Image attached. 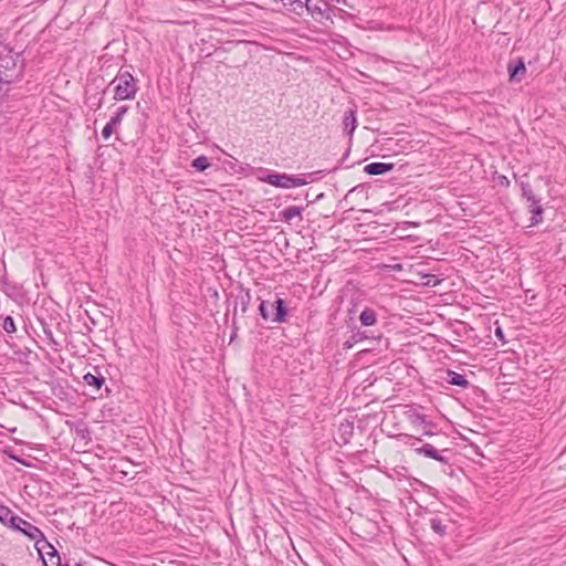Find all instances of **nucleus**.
<instances>
[{
	"instance_id": "nucleus-1",
	"label": "nucleus",
	"mask_w": 566,
	"mask_h": 566,
	"mask_svg": "<svg viewBox=\"0 0 566 566\" xmlns=\"http://www.w3.org/2000/svg\"><path fill=\"white\" fill-rule=\"evenodd\" d=\"M23 71L21 53L0 44V83L9 84L19 78Z\"/></svg>"
},
{
	"instance_id": "nucleus-2",
	"label": "nucleus",
	"mask_w": 566,
	"mask_h": 566,
	"mask_svg": "<svg viewBox=\"0 0 566 566\" xmlns=\"http://www.w3.org/2000/svg\"><path fill=\"white\" fill-rule=\"evenodd\" d=\"M138 80L133 76V74L120 67L115 78L109 83L114 85V99L115 101H125L135 98L138 92Z\"/></svg>"
},
{
	"instance_id": "nucleus-3",
	"label": "nucleus",
	"mask_w": 566,
	"mask_h": 566,
	"mask_svg": "<svg viewBox=\"0 0 566 566\" xmlns=\"http://www.w3.org/2000/svg\"><path fill=\"white\" fill-rule=\"evenodd\" d=\"M289 306L284 298L275 295L273 301L261 300L259 314L264 321L282 324L289 319Z\"/></svg>"
},
{
	"instance_id": "nucleus-4",
	"label": "nucleus",
	"mask_w": 566,
	"mask_h": 566,
	"mask_svg": "<svg viewBox=\"0 0 566 566\" xmlns=\"http://www.w3.org/2000/svg\"><path fill=\"white\" fill-rule=\"evenodd\" d=\"M10 528L34 541V547L40 557L43 558L44 551L50 546V542L45 538V535L38 526L18 516L17 520H13Z\"/></svg>"
},
{
	"instance_id": "nucleus-5",
	"label": "nucleus",
	"mask_w": 566,
	"mask_h": 566,
	"mask_svg": "<svg viewBox=\"0 0 566 566\" xmlns=\"http://www.w3.org/2000/svg\"><path fill=\"white\" fill-rule=\"evenodd\" d=\"M407 437H408L409 441H406V443L413 447V451L416 454L436 460L443 465L450 464V457L452 455L451 449H449V448L439 449L433 443H423L420 447H416V441H422V439L420 437L418 438V437H413V436H407Z\"/></svg>"
},
{
	"instance_id": "nucleus-6",
	"label": "nucleus",
	"mask_w": 566,
	"mask_h": 566,
	"mask_svg": "<svg viewBox=\"0 0 566 566\" xmlns=\"http://www.w3.org/2000/svg\"><path fill=\"white\" fill-rule=\"evenodd\" d=\"M261 180L276 188H292V175L285 172L269 171Z\"/></svg>"
},
{
	"instance_id": "nucleus-7",
	"label": "nucleus",
	"mask_w": 566,
	"mask_h": 566,
	"mask_svg": "<svg viewBox=\"0 0 566 566\" xmlns=\"http://www.w3.org/2000/svg\"><path fill=\"white\" fill-rule=\"evenodd\" d=\"M409 419L413 426L423 428L422 436H427V437L439 436V433L433 431V429L436 428V424L431 420H428L426 415L420 413L418 411H412L409 415Z\"/></svg>"
},
{
	"instance_id": "nucleus-8",
	"label": "nucleus",
	"mask_w": 566,
	"mask_h": 566,
	"mask_svg": "<svg viewBox=\"0 0 566 566\" xmlns=\"http://www.w3.org/2000/svg\"><path fill=\"white\" fill-rule=\"evenodd\" d=\"M509 81L512 83L521 82L526 74V66L523 57L511 60L507 64Z\"/></svg>"
},
{
	"instance_id": "nucleus-9",
	"label": "nucleus",
	"mask_w": 566,
	"mask_h": 566,
	"mask_svg": "<svg viewBox=\"0 0 566 566\" xmlns=\"http://www.w3.org/2000/svg\"><path fill=\"white\" fill-rule=\"evenodd\" d=\"M303 11L306 10L312 17L321 15L326 19H331L332 9L328 7L324 0H312L308 2H302Z\"/></svg>"
},
{
	"instance_id": "nucleus-10",
	"label": "nucleus",
	"mask_w": 566,
	"mask_h": 566,
	"mask_svg": "<svg viewBox=\"0 0 566 566\" xmlns=\"http://www.w3.org/2000/svg\"><path fill=\"white\" fill-rule=\"evenodd\" d=\"M127 111H128V106H126V105L119 106L117 108L116 113L111 117V119L107 122V124L102 129V136L104 139H108L112 136V134L114 133L116 127L123 120V117L125 116Z\"/></svg>"
},
{
	"instance_id": "nucleus-11",
	"label": "nucleus",
	"mask_w": 566,
	"mask_h": 566,
	"mask_svg": "<svg viewBox=\"0 0 566 566\" xmlns=\"http://www.w3.org/2000/svg\"><path fill=\"white\" fill-rule=\"evenodd\" d=\"M239 292L235 296L234 301V310L233 315L237 316L238 312V305H240V311L242 314H245L248 312L249 305L251 303V291L249 289L243 287L242 284L238 286Z\"/></svg>"
},
{
	"instance_id": "nucleus-12",
	"label": "nucleus",
	"mask_w": 566,
	"mask_h": 566,
	"mask_svg": "<svg viewBox=\"0 0 566 566\" xmlns=\"http://www.w3.org/2000/svg\"><path fill=\"white\" fill-rule=\"evenodd\" d=\"M394 168L395 164L392 163L374 161L364 167V172L369 176H379L392 171Z\"/></svg>"
},
{
	"instance_id": "nucleus-13",
	"label": "nucleus",
	"mask_w": 566,
	"mask_h": 566,
	"mask_svg": "<svg viewBox=\"0 0 566 566\" xmlns=\"http://www.w3.org/2000/svg\"><path fill=\"white\" fill-rule=\"evenodd\" d=\"M83 381L86 386H90L94 390L99 391L105 385V377L97 368H94V373L88 371L83 376Z\"/></svg>"
},
{
	"instance_id": "nucleus-14",
	"label": "nucleus",
	"mask_w": 566,
	"mask_h": 566,
	"mask_svg": "<svg viewBox=\"0 0 566 566\" xmlns=\"http://www.w3.org/2000/svg\"><path fill=\"white\" fill-rule=\"evenodd\" d=\"M354 436V423L352 421L346 420L338 426V441L337 443L340 446H345L349 443L350 439Z\"/></svg>"
},
{
	"instance_id": "nucleus-15",
	"label": "nucleus",
	"mask_w": 566,
	"mask_h": 566,
	"mask_svg": "<svg viewBox=\"0 0 566 566\" xmlns=\"http://www.w3.org/2000/svg\"><path fill=\"white\" fill-rule=\"evenodd\" d=\"M356 127H357L356 111L354 108H349L345 112L344 118H343L344 133L346 135H348L349 137H352Z\"/></svg>"
},
{
	"instance_id": "nucleus-16",
	"label": "nucleus",
	"mask_w": 566,
	"mask_h": 566,
	"mask_svg": "<svg viewBox=\"0 0 566 566\" xmlns=\"http://www.w3.org/2000/svg\"><path fill=\"white\" fill-rule=\"evenodd\" d=\"M447 382L452 385V386H457V387H460V388H468L470 386V382L469 380L467 379V377L462 374H459L454 370H451V369H448L447 370V378H446Z\"/></svg>"
},
{
	"instance_id": "nucleus-17",
	"label": "nucleus",
	"mask_w": 566,
	"mask_h": 566,
	"mask_svg": "<svg viewBox=\"0 0 566 566\" xmlns=\"http://www.w3.org/2000/svg\"><path fill=\"white\" fill-rule=\"evenodd\" d=\"M360 325L364 327L374 326L378 322V315L371 307L365 306L359 314Z\"/></svg>"
},
{
	"instance_id": "nucleus-18",
	"label": "nucleus",
	"mask_w": 566,
	"mask_h": 566,
	"mask_svg": "<svg viewBox=\"0 0 566 566\" xmlns=\"http://www.w3.org/2000/svg\"><path fill=\"white\" fill-rule=\"evenodd\" d=\"M530 212L532 213L530 219V227H534L543 221V208L538 198L535 199V202L530 201Z\"/></svg>"
},
{
	"instance_id": "nucleus-19",
	"label": "nucleus",
	"mask_w": 566,
	"mask_h": 566,
	"mask_svg": "<svg viewBox=\"0 0 566 566\" xmlns=\"http://www.w3.org/2000/svg\"><path fill=\"white\" fill-rule=\"evenodd\" d=\"M303 211V206H290L280 212L281 220L290 223L294 218L301 217Z\"/></svg>"
},
{
	"instance_id": "nucleus-20",
	"label": "nucleus",
	"mask_w": 566,
	"mask_h": 566,
	"mask_svg": "<svg viewBox=\"0 0 566 566\" xmlns=\"http://www.w3.org/2000/svg\"><path fill=\"white\" fill-rule=\"evenodd\" d=\"M514 179L518 184L522 197L525 198L528 202L534 201L537 199V197L534 195L533 189L527 180H523L522 178H518L516 174H514Z\"/></svg>"
},
{
	"instance_id": "nucleus-21",
	"label": "nucleus",
	"mask_w": 566,
	"mask_h": 566,
	"mask_svg": "<svg viewBox=\"0 0 566 566\" xmlns=\"http://www.w3.org/2000/svg\"><path fill=\"white\" fill-rule=\"evenodd\" d=\"M19 515L14 514L12 510L3 504H0V523L9 528L12 526L13 520H17Z\"/></svg>"
},
{
	"instance_id": "nucleus-22",
	"label": "nucleus",
	"mask_w": 566,
	"mask_h": 566,
	"mask_svg": "<svg viewBox=\"0 0 566 566\" xmlns=\"http://www.w3.org/2000/svg\"><path fill=\"white\" fill-rule=\"evenodd\" d=\"M40 322V325H41V328H42V332L43 334L45 335V338L48 339L49 342V345H51L55 350L57 349V347L60 346L59 342L54 338L53 336V332L50 327V324L46 323L44 319L40 318L39 319Z\"/></svg>"
},
{
	"instance_id": "nucleus-23",
	"label": "nucleus",
	"mask_w": 566,
	"mask_h": 566,
	"mask_svg": "<svg viewBox=\"0 0 566 566\" xmlns=\"http://www.w3.org/2000/svg\"><path fill=\"white\" fill-rule=\"evenodd\" d=\"M430 528L438 534L439 536L443 537L447 535V528L448 526L442 522V520L438 516H433L429 520Z\"/></svg>"
},
{
	"instance_id": "nucleus-24",
	"label": "nucleus",
	"mask_w": 566,
	"mask_h": 566,
	"mask_svg": "<svg viewBox=\"0 0 566 566\" xmlns=\"http://www.w3.org/2000/svg\"><path fill=\"white\" fill-rule=\"evenodd\" d=\"M210 161H209V158L205 155H201L197 158H195L192 161H191V167L196 170V171H205L206 169H208L210 167Z\"/></svg>"
},
{
	"instance_id": "nucleus-25",
	"label": "nucleus",
	"mask_w": 566,
	"mask_h": 566,
	"mask_svg": "<svg viewBox=\"0 0 566 566\" xmlns=\"http://www.w3.org/2000/svg\"><path fill=\"white\" fill-rule=\"evenodd\" d=\"M364 338H380V335L379 336L368 335L367 332L358 331L357 333H355L352 336V340H347V342L344 343V347L345 348H352L354 342H358V340H361Z\"/></svg>"
},
{
	"instance_id": "nucleus-26",
	"label": "nucleus",
	"mask_w": 566,
	"mask_h": 566,
	"mask_svg": "<svg viewBox=\"0 0 566 566\" xmlns=\"http://www.w3.org/2000/svg\"><path fill=\"white\" fill-rule=\"evenodd\" d=\"M3 453L11 460L18 462V463H21L23 464L24 467H30V463L27 462L24 459H22L20 455H18L15 453V451L13 450V448L11 447H6L4 450H3Z\"/></svg>"
},
{
	"instance_id": "nucleus-27",
	"label": "nucleus",
	"mask_w": 566,
	"mask_h": 566,
	"mask_svg": "<svg viewBox=\"0 0 566 566\" xmlns=\"http://www.w3.org/2000/svg\"><path fill=\"white\" fill-rule=\"evenodd\" d=\"M2 328L8 334H13L17 331L15 323L12 316H6L2 322Z\"/></svg>"
},
{
	"instance_id": "nucleus-28",
	"label": "nucleus",
	"mask_w": 566,
	"mask_h": 566,
	"mask_svg": "<svg viewBox=\"0 0 566 566\" xmlns=\"http://www.w3.org/2000/svg\"><path fill=\"white\" fill-rule=\"evenodd\" d=\"M75 432L81 439L91 440V431L85 423L76 426Z\"/></svg>"
},
{
	"instance_id": "nucleus-29",
	"label": "nucleus",
	"mask_w": 566,
	"mask_h": 566,
	"mask_svg": "<svg viewBox=\"0 0 566 566\" xmlns=\"http://www.w3.org/2000/svg\"><path fill=\"white\" fill-rule=\"evenodd\" d=\"M423 279L426 280L422 283L424 286H437L440 283V280L434 274H424Z\"/></svg>"
},
{
	"instance_id": "nucleus-30",
	"label": "nucleus",
	"mask_w": 566,
	"mask_h": 566,
	"mask_svg": "<svg viewBox=\"0 0 566 566\" xmlns=\"http://www.w3.org/2000/svg\"><path fill=\"white\" fill-rule=\"evenodd\" d=\"M307 185V180L301 176L292 175V188Z\"/></svg>"
},
{
	"instance_id": "nucleus-31",
	"label": "nucleus",
	"mask_w": 566,
	"mask_h": 566,
	"mask_svg": "<svg viewBox=\"0 0 566 566\" xmlns=\"http://www.w3.org/2000/svg\"><path fill=\"white\" fill-rule=\"evenodd\" d=\"M232 332H231V335H230V342H233L234 338L237 337V332H238V326H237V316L233 315L232 317Z\"/></svg>"
},
{
	"instance_id": "nucleus-32",
	"label": "nucleus",
	"mask_w": 566,
	"mask_h": 566,
	"mask_svg": "<svg viewBox=\"0 0 566 566\" xmlns=\"http://www.w3.org/2000/svg\"><path fill=\"white\" fill-rule=\"evenodd\" d=\"M497 184L504 188H507V187H510L511 181L506 176L501 175L497 177Z\"/></svg>"
},
{
	"instance_id": "nucleus-33",
	"label": "nucleus",
	"mask_w": 566,
	"mask_h": 566,
	"mask_svg": "<svg viewBox=\"0 0 566 566\" xmlns=\"http://www.w3.org/2000/svg\"><path fill=\"white\" fill-rule=\"evenodd\" d=\"M494 334H495V336L497 337V339H500V340H502L503 343H505L504 332H503V329H502L500 326H497V327L495 328Z\"/></svg>"
},
{
	"instance_id": "nucleus-34",
	"label": "nucleus",
	"mask_w": 566,
	"mask_h": 566,
	"mask_svg": "<svg viewBox=\"0 0 566 566\" xmlns=\"http://www.w3.org/2000/svg\"><path fill=\"white\" fill-rule=\"evenodd\" d=\"M0 284L3 286L9 285V281L6 274L3 276H0Z\"/></svg>"
},
{
	"instance_id": "nucleus-35",
	"label": "nucleus",
	"mask_w": 566,
	"mask_h": 566,
	"mask_svg": "<svg viewBox=\"0 0 566 566\" xmlns=\"http://www.w3.org/2000/svg\"><path fill=\"white\" fill-rule=\"evenodd\" d=\"M322 198H324V193H323V192H322V193H319V195H317V196L315 197V199H314V200H311V201H312V202H315V201L321 200Z\"/></svg>"
},
{
	"instance_id": "nucleus-36",
	"label": "nucleus",
	"mask_w": 566,
	"mask_h": 566,
	"mask_svg": "<svg viewBox=\"0 0 566 566\" xmlns=\"http://www.w3.org/2000/svg\"><path fill=\"white\" fill-rule=\"evenodd\" d=\"M104 391H105V396H108V394L111 392V390L107 387L104 388Z\"/></svg>"
},
{
	"instance_id": "nucleus-37",
	"label": "nucleus",
	"mask_w": 566,
	"mask_h": 566,
	"mask_svg": "<svg viewBox=\"0 0 566 566\" xmlns=\"http://www.w3.org/2000/svg\"><path fill=\"white\" fill-rule=\"evenodd\" d=\"M46 563H49V565H51V566H55V565H54L55 559H53V562L46 560Z\"/></svg>"
},
{
	"instance_id": "nucleus-38",
	"label": "nucleus",
	"mask_w": 566,
	"mask_h": 566,
	"mask_svg": "<svg viewBox=\"0 0 566 566\" xmlns=\"http://www.w3.org/2000/svg\"><path fill=\"white\" fill-rule=\"evenodd\" d=\"M304 198L308 200V192L304 193Z\"/></svg>"
},
{
	"instance_id": "nucleus-39",
	"label": "nucleus",
	"mask_w": 566,
	"mask_h": 566,
	"mask_svg": "<svg viewBox=\"0 0 566 566\" xmlns=\"http://www.w3.org/2000/svg\"><path fill=\"white\" fill-rule=\"evenodd\" d=\"M317 174H319V171H314V172L311 174V176H314V175H317Z\"/></svg>"
},
{
	"instance_id": "nucleus-40",
	"label": "nucleus",
	"mask_w": 566,
	"mask_h": 566,
	"mask_svg": "<svg viewBox=\"0 0 566 566\" xmlns=\"http://www.w3.org/2000/svg\"><path fill=\"white\" fill-rule=\"evenodd\" d=\"M75 566H84V565H83V564H81V563H77Z\"/></svg>"
}]
</instances>
